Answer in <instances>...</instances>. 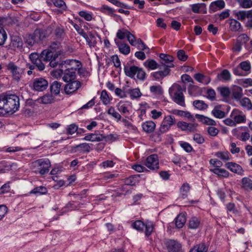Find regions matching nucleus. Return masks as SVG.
<instances>
[{
  "label": "nucleus",
  "mask_w": 252,
  "mask_h": 252,
  "mask_svg": "<svg viewBox=\"0 0 252 252\" xmlns=\"http://www.w3.org/2000/svg\"><path fill=\"white\" fill-rule=\"evenodd\" d=\"M19 107L20 99L16 94L7 93L0 94V115L12 114L18 110Z\"/></svg>",
  "instance_id": "f257e3e1"
},
{
  "label": "nucleus",
  "mask_w": 252,
  "mask_h": 252,
  "mask_svg": "<svg viewBox=\"0 0 252 252\" xmlns=\"http://www.w3.org/2000/svg\"><path fill=\"white\" fill-rule=\"evenodd\" d=\"M51 166V162L48 158H40L32 162V170L35 173L44 175L48 173Z\"/></svg>",
  "instance_id": "f03ea898"
},
{
  "label": "nucleus",
  "mask_w": 252,
  "mask_h": 252,
  "mask_svg": "<svg viewBox=\"0 0 252 252\" xmlns=\"http://www.w3.org/2000/svg\"><path fill=\"white\" fill-rule=\"evenodd\" d=\"M170 90H175L173 100L178 105L185 107L186 106L185 97L183 92H185L186 87L185 86L182 87L179 84H174Z\"/></svg>",
  "instance_id": "7ed1b4c3"
},
{
  "label": "nucleus",
  "mask_w": 252,
  "mask_h": 252,
  "mask_svg": "<svg viewBox=\"0 0 252 252\" xmlns=\"http://www.w3.org/2000/svg\"><path fill=\"white\" fill-rule=\"evenodd\" d=\"M124 71L126 75L131 78L136 75L137 78L140 80L144 81L146 79V73L143 69L135 65L125 66Z\"/></svg>",
  "instance_id": "20e7f679"
},
{
  "label": "nucleus",
  "mask_w": 252,
  "mask_h": 252,
  "mask_svg": "<svg viewBox=\"0 0 252 252\" xmlns=\"http://www.w3.org/2000/svg\"><path fill=\"white\" fill-rule=\"evenodd\" d=\"M30 86L34 91L43 92L48 88V82L44 78H36L32 80Z\"/></svg>",
  "instance_id": "39448f33"
},
{
  "label": "nucleus",
  "mask_w": 252,
  "mask_h": 252,
  "mask_svg": "<svg viewBox=\"0 0 252 252\" xmlns=\"http://www.w3.org/2000/svg\"><path fill=\"white\" fill-rule=\"evenodd\" d=\"M175 123L176 120L174 116L172 115L165 116L159 127L158 134L164 133L168 131Z\"/></svg>",
  "instance_id": "423d86ee"
},
{
  "label": "nucleus",
  "mask_w": 252,
  "mask_h": 252,
  "mask_svg": "<svg viewBox=\"0 0 252 252\" xmlns=\"http://www.w3.org/2000/svg\"><path fill=\"white\" fill-rule=\"evenodd\" d=\"M164 245L168 252H184L180 242L174 239H166Z\"/></svg>",
  "instance_id": "0eeeda50"
},
{
  "label": "nucleus",
  "mask_w": 252,
  "mask_h": 252,
  "mask_svg": "<svg viewBox=\"0 0 252 252\" xmlns=\"http://www.w3.org/2000/svg\"><path fill=\"white\" fill-rule=\"evenodd\" d=\"M6 68L10 71L12 74L13 79L19 81L21 75L24 73V69L17 66L14 63L10 62L6 65Z\"/></svg>",
  "instance_id": "6e6552de"
},
{
  "label": "nucleus",
  "mask_w": 252,
  "mask_h": 252,
  "mask_svg": "<svg viewBox=\"0 0 252 252\" xmlns=\"http://www.w3.org/2000/svg\"><path fill=\"white\" fill-rule=\"evenodd\" d=\"M76 71L71 70V69H68L65 68H61V69L57 71L59 76L63 75V80L64 82L75 80L76 77Z\"/></svg>",
  "instance_id": "1a4fd4ad"
},
{
  "label": "nucleus",
  "mask_w": 252,
  "mask_h": 252,
  "mask_svg": "<svg viewBox=\"0 0 252 252\" xmlns=\"http://www.w3.org/2000/svg\"><path fill=\"white\" fill-rule=\"evenodd\" d=\"M64 86V91L67 94H72L75 93L81 86V83L78 80L66 82Z\"/></svg>",
  "instance_id": "9d476101"
},
{
  "label": "nucleus",
  "mask_w": 252,
  "mask_h": 252,
  "mask_svg": "<svg viewBox=\"0 0 252 252\" xmlns=\"http://www.w3.org/2000/svg\"><path fill=\"white\" fill-rule=\"evenodd\" d=\"M79 66H82L80 61L76 60L69 59L63 61V63L61 64V68H65L71 70L77 71V69L79 67Z\"/></svg>",
  "instance_id": "9b49d317"
},
{
  "label": "nucleus",
  "mask_w": 252,
  "mask_h": 252,
  "mask_svg": "<svg viewBox=\"0 0 252 252\" xmlns=\"http://www.w3.org/2000/svg\"><path fill=\"white\" fill-rule=\"evenodd\" d=\"M145 165L151 170H156L158 169V160L157 155L153 154L146 159Z\"/></svg>",
  "instance_id": "f8f14e48"
},
{
  "label": "nucleus",
  "mask_w": 252,
  "mask_h": 252,
  "mask_svg": "<svg viewBox=\"0 0 252 252\" xmlns=\"http://www.w3.org/2000/svg\"><path fill=\"white\" fill-rule=\"evenodd\" d=\"M159 57L161 60V64L160 66H162V69L167 68L170 69V68L174 66L172 63L173 61V57L163 53L160 54Z\"/></svg>",
  "instance_id": "ddd939ff"
},
{
  "label": "nucleus",
  "mask_w": 252,
  "mask_h": 252,
  "mask_svg": "<svg viewBox=\"0 0 252 252\" xmlns=\"http://www.w3.org/2000/svg\"><path fill=\"white\" fill-rule=\"evenodd\" d=\"M33 43H38L47 37V32L45 30L37 29L31 35Z\"/></svg>",
  "instance_id": "4468645a"
},
{
  "label": "nucleus",
  "mask_w": 252,
  "mask_h": 252,
  "mask_svg": "<svg viewBox=\"0 0 252 252\" xmlns=\"http://www.w3.org/2000/svg\"><path fill=\"white\" fill-rule=\"evenodd\" d=\"M230 117L235 122L236 125L244 123L246 121L245 115L241 111L237 109H234L232 111Z\"/></svg>",
  "instance_id": "2eb2a0df"
},
{
  "label": "nucleus",
  "mask_w": 252,
  "mask_h": 252,
  "mask_svg": "<svg viewBox=\"0 0 252 252\" xmlns=\"http://www.w3.org/2000/svg\"><path fill=\"white\" fill-rule=\"evenodd\" d=\"M225 166L233 173L240 175H243L244 170L238 164L233 162H228L225 164Z\"/></svg>",
  "instance_id": "dca6fc26"
},
{
  "label": "nucleus",
  "mask_w": 252,
  "mask_h": 252,
  "mask_svg": "<svg viewBox=\"0 0 252 252\" xmlns=\"http://www.w3.org/2000/svg\"><path fill=\"white\" fill-rule=\"evenodd\" d=\"M80 34L86 39L87 42L90 47H94L95 46L97 41L95 35L91 32H90L88 34H86L84 32L80 33Z\"/></svg>",
  "instance_id": "f3484780"
},
{
  "label": "nucleus",
  "mask_w": 252,
  "mask_h": 252,
  "mask_svg": "<svg viewBox=\"0 0 252 252\" xmlns=\"http://www.w3.org/2000/svg\"><path fill=\"white\" fill-rule=\"evenodd\" d=\"M115 42L119 48V51L124 55H128L130 53V49L128 44L126 43L115 39Z\"/></svg>",
  "instance_id": "a211bd4d"
},
{
  "label": "nucleus",
  "mask_w": 252,
  "mask_h": 252,
  "mask_svg": "<svg viewBox=\"0 0 252 252\" xmlns=\"http://www.w3.org/2000/svg\"><path fill=\"white\" fill-rule=\"evenodd\" d=\"M55 98L52 94H47L37 99V102L42 104H50L54 102Z\"/></svg>",
  "instance_id": "6ab92c4d"
},
{
  "label": "nucleus",
  "mask_w": 252,
  "mask_h": 252,
  "mask_svg": "<svg viewBox=\"0 0 252 252\" xmlns=\"http://www.w3.org/2000/svg\"><path fill=\"white\" fill-rule=\"evenodd\" d=\"M225 6V2L223 0H218L211 3L210 5V11L214 12L219 9H222Z\"/></svg>",
  "instance_id": "aec40b11"
},
{
  "label": "nucleus",
  "mask_w": 252,
  "mask_h": 252,
  "mask_svg": "<svg viewBox=\"0 0 252 252\" xmlns=\"http://www.w3.org/2000/svg\"><path fill=\"white\" fill-rule=\"evenodd\" d=\"M54 52L50 49L43 50L40 53V58L44 62H50L54 57Z\"/></svg>",
  "instance_id": "412c9836"
},
{
  "label": "nucleus",
  "mask_w": 252,
  "mask_h": 252,
  "mask_svg": "<svg viewBox=\"0 0 252 252\" xmlns=\"http://www.w3.org/2000/svg\"><path fill=\"white\" fill-rule=\"evenodd\" d=\"M144 65L147 68L151 70H155L158 68L162 70V66L158 65V63L153 59H148L145 61L143 63Z\"/></svg>",
  "instance_id": "4be33fe9"
},
{
  "label": "nucleus",
  "mask_w": 252,
  "mask_h": 252,
  "mask_svg": "<svg viewBox=\"0 0 252 252\" xmlns=\"http://www.w3.org/2000/svg\"><path fill=\"white\" fill-rule=\"evenodd\" d=\"M162 69L163 70L156 71L152 73L151 74V76L156 80H160L162 79L163 77L167 76L170 71V69L169 68H167Z\"/></svg>",
  "instance_id": "5701e85b"
},
{
  "label": "nucleus",
  "mask_w": 252,
  "mask_h": 252,
  "mask_svg": "<svg viewBox=\"0 0 252 252\" xmlns=\"http://www.w3.org/2000/svg\"><path fill=\"white\" fill-rule=\"evenodd\" d=\"M195 80L204 85H207L211 81V78L209 76H205L202 73H196L193 76Z\"/></svg>",
  "instance_id": "b1692460"
},
{
  "label": "nucleus",
  "mask_w": 252,
  "mask_h": 252,
  "mask_svg": "<svg viewBox=\"0 0 252 252\" xmlns=\"http://www.w3.org/2000/svg\"><path fill=\"white\" fill-rule=\"evenodd\" d=\"M102 134L96 133H91L86 135L83 139L92 142H100L103 140Z\"/></svg>",
  "instance_id": "393cba45"
},
{
  "label": "nucleus",
  "mask_w": 252,
  "mask_h": 252,
  "mask_svg": "<svg viewBox=\"0 0 252 252\" xmlns=\"http://www.w3.org/2000/svg\"><path fill=\"white\" fill-rule=\"evenodd\" d=\"M195 117L204 124L210 126H215L216 125V123L214 120L202 115L196 114Z\"/></svg>",
  "instance_id": "a878e982"
},
{
  "label": "nucleus",
  "mask_w": 252,
  "mask_h": 252,
  "mask_svg": "<svg viewBox=\"0 0 252 252\" xmlns=\"http://www.w3.org/2000/svg\"><path fill=\"white\" fill-rule=\"evenodd\" d=\"M62 83L57 81L53 82L50 86L52 94L57 95L60 94Z\"/></svg>",
  "instance_id": "bb28decb"
},
{
  "label": "nucleus",
  "mask_w": 252,
  "mask_h": 252,
  "mask_svg": "<svg viewBox=\"0 0 252 252\" xmlns=\"http://www.w3.org/2000/svg\"><path fill=\"white\" fill-rule=\"evenodd\" d=\"M139 175H132L125 179V184L131 186H135L139 182Z\"/></svg>",
  "instance_id": "cd10ccee"
},
{
  "label": "nucleus",
  "mask_w": 252,
  "mask_h": 252,
  "mask_svg": "<svg viewBox=\"0 0 252 252\" xmlns=\"http://www.w3.org/2000/svg\"><path fill=\"white\" fill-rule=\"evenodd\" d=\"M143 129L147 133H151L153 132L156 127V124L152 121H148L142 124Z\"/></svg>",
  "instance_id": "c85d7f7f"
},
{
  "label": "nucleus",
  "mask_w": 252,
  "mask_h": 252,
  "mask_svg": "<svg viewBox=\"0 0 252 252\" xmlns=\"http://www.w3.org/2000/svg\"><path fill=\"white\" fill-rule=\"evenodd\" d=\"M217 78L221 81H228L231 79V74L227 69H224L217 75Z\"/></svg>",
  "instance_id": "c756f323"
},
{
  "label": "nucleus",
  "mask_w": 252,
  "mask_h": 252,
  "mask_svg": "<svg viewBox=\"0 0 252 252\" xmlns=\"http://www.w3.org/2000/svg\"><path fill=\"white\" fill-rule=\"evenodd\" d=\"M232 94L234 99H240L243 96L242 89L237 86H233L232 88Z\"/></svg>",
  "instance_id": "7c9ffc66"
},
{
  "label": "nucleus",
  "mask_w": 252,
  "mask_h": 252,
  "mask_svg": "<svg viewBox=\"0 0 252 252\" xmlns=\"http://www.w3.org/2000/svg\"><path fill=\"white\" fill-rule=\"evenodd\" d=\"M59 54L56 53L54 54V57L50 61L49 65L52 67H56L58 66L61 68V64L63 63V61H61L58 59Z\"/></svg>",
  "instance_id": "2f4dec72"
},
{
  "label": "nucleus",
  "mask_w": 252,
  "mask_h": 252,
  "mask_svg": "<svg viewBox=\"0 0 252 252\" xmlns=\"http://www.w3.org/2000/svg\"><path fill=\"white\" fill-rule=\"evenodd\" d=\"M212 115L216 118L218 119H221L225 117V112L220 110V106H216L213 110L212 111Z\"/></svg>",
  "instance_id": "473e14b6"
},
{
  "label": "nucleus",
  "mask_w": 252,
  "mask_h": 252,
  "mask_svg": "<svg viewBox=\"0 0 252 252\" xmlns=\"http://www.w3.org/2000/svg\"><path fill=\"white\" fill-rule=\"evenodd\" d=\"M210 171L219 176L227 178L229 176V172L224 169L215 168L213 169H210Z\"/></svg>",
  "instance_id": "72a5a7b5"
},
{
  "label": "nucleus",
  "mask_w": 252,
  "mask_h": 252,
  "mask_svg": "<svg viewBox=\"0 0 252 252\" xmlns=\"http://www.w3.org/2000/svg\"><path fill=\"white\" fill-rule=\"evenodd\" d=\"M186 221V218L184 214H179L175 219L176 226L179 228L183 227Z\"/></svg>",
  "instance_id": "f704fd0d"
},
{
  "label": "nucleus",
  "mask_w": 252,
  "mask_h": 252,
  "mask_svg": "<svg viewBox=\"0 0 252 252\" xmlns=\"http://www.w3.org/2000/svg\"><path fill=\"white\" fill-rule=\"evenodd\" d=\"M126 93L129 95L132 99L139 98L142 95V93L139 88L129 89Z\"/></svg>",
  "instance_id": "c9c22d12"
},
{
  "label": "nucleus",
  "mask_w": 252,
  "mask_h": 252,
  "mask_svg": "<svg viewBox=\"0 0 252 252\" xmlns=\"http://www.w3.org/2000/svg\"><path fill=\"white\" fill-rule=\"evenodd\" d=\"M250 11L246 10H240L239 11H234L235 16L241 21H244L246 18H249V14Z\"/></svg>",
  "instance_id": "e433bc0d"
},
{
  "label": "nucleus",
  "mask_w": 252,
  "mask_h": 252,
  "mask_svg": "<svg viewBox=\"0 0 252 252\" xmlns=\"http://www.w3.org/2000/svg\"><path fill=\"white\" fill-rule=\"evenodd\" d=\"M11 45L14 48L21 47L23 45V42L21 38L18 36H12Z\"/></svg>",
  "instance_id": "4c0bfd02"
},
{
  "label": "nucleus",
  "mask_w": 252,
  "mask_h": 252,
  "mask_svg": "<svg viewBox=\"0 0 252 252\" xmlns=\"http://www.w3.org/2000/svg\"><path fill=\"white\" fill-rule=\"evenodd\" d=\"M242 188L245 189L252 190V180L248 177L242 179Z\"/></svg>",
  "instance_id": "58836bf2"
},
{
  "label": "nucleus",
  "mask_w": 252,
  "mask_h": 252,
  "mask_svg": "<svg viewBox=\"0 0 252 252\" xmlns=\"http://www.w3.org/2000/svg\"><path fill=\"white\" fill-rule=\"evenodd\" d=\"M193 105L197 109L204 110L207 108L208 105L203 100H195L193 102Z\"/></svg>",
  "instance_id": "ea45409f"
},
{
  "label": "nucleus",
  "mask_w": 252,
  "mask_h": 252,
  "mask_svg": "<svg viewBox=\"0 0 252 252\" xmlns=\"http://www.w3.org/2000/svg\"><path fill=\"white\" fill-rule=\"evenodd\" d=\"M47 193V189L43 186H39L35 188L32 190L30 191V193L35 194H45Z\"/></svg>",
  "instance_id": "a19ab883"
},
{
  "label": "nucleus",
  "mask_w": 252,
  "mask_h": 252,
  "mask_svg": "<svg viewBox=\"0 0 252 252\" xmlns=\"http://www.w3.org/2000/svg\"><path fill=\"white\" fill-rule=\"evenodd\" d=\"M230 24V29L232 31H238L241 28V24L238 21L232 19L230 20L229 23Z\"/></svg>",
  "instance_id": "79ce46f5"
},
{
  "label": "nucleus",
  "mask_w": 252,
  "mask_h": 252,
  "mask_svg": "<svg viewBox=\"0 0 252 252\" xmlns=\"http://www.w3.org/2000/svg\"><path fill=\"white\" fill-rule=\"evenodd\" d=\"M200 221L196 217H192L189 222V227L190 229H196L199 225Z\"/></svg>",
  "instance_id": "37998d69"
},
{
  "label": "nucleus",
  "mask_w": 252,
  "mask_h": 252,
  "mask_svg": "<svg viewBox=\"0 0 252 252\" xmlns=\"http://www.w3.org/2000/svg\"><path fill=\"white\" fill-rule=\"evenodd\" d=\"M191 10L195 13H199L200 9L204 8L206 7V4L204 3H197L190 5Z\"/></svg>",
  "instance_id": "c03bdc74"
},
{
  "label": "nucleus",
  "mask_w": 252,
  "mask_h": 252,
  "mask_svg": "<svg viewBox=\"0 0 252 252\" xmlns=\"http://www.w3.org/2000/svg\"><path fill=\"white\" fill-rule=\"evenodd\" d=\"M75 148L77 149L79 151L87 153H88L90 151L91 148L89 144L85 143L77 145L75 146Z\"/></svg>",
  "instance_id": "a18cd8bd"
},
{
  "label": "nucleus",
  "mask_w": 252,
  "mask_h": 252,
  "mask_svg": "<svg viewBox=\"0 0 252 252\" xmlns=\"http://www.w3.org/2000/svg\"><path fill=\"white\" fill-rule=\"evenodd\" d=\"M240 6L243 8H250L252 7L251 0H236Z\"/></svg>",
  "instance_id": "49530a36"
},
{
  "label": "nucleus",
  "mask_w": 252,
  "mask_h": 252,
  "mask_svg": "<svg viewBox=\"0 0 252 252\" xmlns=\"http://www.w3.org/2000/svg\"><path fill=\"white\" fill-rule=\"evenodd\" d=\"M189 190L190 186L189 184L186 183L182 185L180 188V192L183 198H185L187 197V194Z\"/></svg>",
  "instance_id": "de8ad7c7"
},
{
  "label": "nucleus",
  "mask_w": 252,
  "mask_h": 252,
  "mask_svg": "<svg viewBox=\"0 0 252 252\" xmlns=\"http://www.w3.org/2000/svg\"><path fill=\"white\" fill-rule=\"evenodd\" d=\"M100 99L103 104L106 105L109 104L110 102V99L106 90L102 91L100 95Z\"/></svg>",
  "instance_id": "09e8293b"
},
{
  "label": "nucleus",
  "mask_w": 252,
  "mask_h": 252,
  "mask_svg": "<svg viewBox=\"0 0 252 252\" xmlns=\"http://www.w3.org/2000/svg\"><path fill=\"white\" fill-rule=\"evenodd\" d=\"M218 89L221 95L223 97L227 98L229 96L231 93V91L229 88L223 87L219 88Z\"/></svg>",
  "instance_id": "8fccbe9b"
},
{
  "label": "nucleus",
  "mask_w": 252,
  "mask_h": 252,
  "mask_svg": "<svg viewBox=\"0 0 252 252\" xmlns=\"http://www.w3.org/2000/svg\"><path fill=\"white\" fill-rule=\"evenodd\" d=\"M7 34L3 27L0 25V46L3 45L7 39Z\"/></svg>",
  "instance_id": "3c124183"
},
{
  "label": "nucleus",
  "mask_w": 252,
  "mask_h": 252,
  "mask_svg": "<svg viewBox=\"0 0 252 252\" xmlns=\"http://www.w3.org/2000/svg\"><path fill=\"white\" fill-rule=\"evenodd\" d=\"M229 153L228 152H218L216 153L215 156L222 160H228L229 159Z\"/></svg>",
  "instance_id": "603ef678"
},
{
  "label": "nucleus",
  "mask_w": 252,
  "mask_h": 252,
  "mask_svg": "<svg viewBox=\"0 0 252 252\" xmlns=\"http://www.w3.org/2000/svg\"><path fill=\"white\" fill-rule=\"evenodd\" d=\"M132 226L133 228L138 231H142L145 227V224L141 220H137L132 223Z\"/></svg>",
  "instance_id": "864d4df0"
},
{
  "label": "nucleus",
  "mask_w": 252,
  "mask_h": 252,
  "mask_svg": "<svg viewBox=\"0 0 252 252\" xmlns=\"http://www.w3.org/2000/svg\"><path fill=\"white\" fill-rule=\"evenodd\" d=\"M150 92L154 94L161 95L163 90L160 86H152L150 88Z\"/></svg>",
  "instance_id": "5fc2aeb1"
},
{
  "label": "nucleus",
  "mask_w": 252,
  "mask_h": 252,
  "mask_svg": "<svg viewBox=\"0 0 252 252\" xmlns=\"http://www.w3.org/2000/svg\"><path fill=\"white\" fill-rule=\"evenodd\" d=\"M107 113L113 117L117 119L118 121H120L121 119V115L117 112L113 107H111L107 111Z\"/></svg>",
  "instance_id": "6e6d98bb"
},
{
  "label": "nucleus",
  "mask_w": 252,
  "mask_h": 252,
  "mask_svg": "<svg viewBox=\"0 0 252 252\" xmlns=\"http://www.w3.org/2000/svg\"><path fill=\"white\" fill-rule=\"evenodd\" d=\"M129 33V31H128L126 29H122L121 30H119L117 33V37L120 39H124L126 37H127V34Z\"/></svg>",
  "instance_id": "4d7b16f0"
},
{
  "label": "nucleus",
  "mask_w": 252,
  "mask_h": 252,
  "mask_svg": "<svg viewBox=\"0 0 252 252\" xmlns=\"http://www.w3.org/2000/svg\"><path fill=\"white\" fill-rule=\"evenodd\" d=\"M50 1L56 7L62 8L63 10L66 9V5L63 0H50Z\"/></svg>",
  "instance_id": "13d9d810"
},
{
  "label": "nucleus",
  "mask_w": 252,
  "mask_h": 252,
  "mask_svg": "<svg viewBox=\"0 0 252 252\" xmlns=\"http://www.w3.org/2000/svg\"><path fill=\"white\" fill-rule=\"evenodd\" d=\"M117 107L119 111L123 114H125L126 112H128L129 111L127 107L126 103L124 102L120 101L118 104Z\"/></svg>",
  "instance_id": "bf43d9fd"
},
{
  "label": "nucleus",
  "mask_w": 252,
  "mask_h": 252,
  "mask_svg": "<svg viewBox=\"0 0 252 252\" xmlns=\"http://www.w3.org/2000/svg\"><path fill=\"white\" fill-rule=\"evenodd\" d=\"M241 105L248 109H250L252 107V104L249 98L245 97L240 101Z\"/></svg>",
  "instance_id": "052dcab7"
},
{
  "label": "nucleus",
  "mask_w": 252,
  "mask_h": 252,
  "mask_svg": "<svg viewBox=\"0 0 252 252\" xmlns=\"http://www.w3.org/2000/svg\"><path fill=\"white\" fill-rule=\"evenodd\" d=\"M138 44L137 48L142 51L146 50H149V47L144 43V42L140 38H138L136 40V44Z\"/></svg>",
  "instance_id": "680f3d73"
},
{
  "label": "nucleus",
  "mask_w": 252,
  "mask_h": 252,
  "mask_svg": "<svg viewBox=\"0 0 252 252\" xmlns=\"http://www.w3.org/2000/svg\"><path fill=\"white\" fill-rule=\"evenodd\" d=\"M180 145L186 152L188 153L191 152L193 150L192 146L189 143L181 141L180 142Z\"/></svg>",
  "instance_id": "e2e57ef3"
},
{
  "label": "nucleus",
  "mask_w": 252,
  "mask_h": 252,
  "mask_svg": "<svg viewBox=\"0 0 252 252\" xmlns=\"http://www.w3.org/2000/svg\"><path fill=\"white\" fill-rule=\"evenodd\" d=\"M145 235L147 236H150L153 232L154 229L153 224L151 222H149L146 224H145Z\"/></svg>",
  "instance_id": "0e129e2a"
},
{
  "label": "nucleus",
  "mask_w": 252,
  "mask_h": 252,
  "mask_svg": "<svg viewBox=\"0 0 252 252\" xmlns=\"http://www.w3.org/2000/svg\"><path fill=\"white\" fill-rule=\"evenodd\" d=\"M80 17L84 18L88 21H90L92 19V15L91 13H88L85 11H81L79 12Z\"/></svg>",
  "instance_id": "69168bd1"
},
{
  "label": "nucleus",
  "mask_w": 252,
  "mask_h": 252,
  "mask_svg": "<svg viewBox=\"0 0 252 252\" xmlns=\"http://www.w3.org/2000/svg\"><path fill=\"white\" fill-rule=\"evenodd\" d=\"M193 140L197 144H201L204 143L205 140L202 135L199 133H195L193 135Z\"/></svg>",
  "instance_id": "338daca9"
},
{
  "label": "nucleus",
  "mask_w": 252,
  "mask_h": 252,
  "mask_svg": "<svg viewBox=\"0 0 252 252\" xmlns=\"http://www.w3.org/2000/svg\"><path fill=\"white\" fill-rule=\"evenodd\" d=\"M239 65L243 70L246 71H249L251 68L250 62L247 61L241 62Z\"/></svg>",
  "instance_id": "774afa93"
}]
</instances>
